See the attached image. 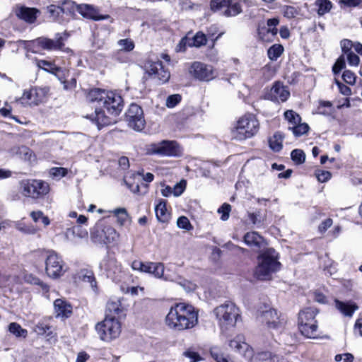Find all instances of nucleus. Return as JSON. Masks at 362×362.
<instances>
[{
	"instance_id": "nucleus-32",
	"label": "nucleus",
	"mask_w": 362,
	"mask_h": 362,
	"mask_svg": "<svg viewBox=\"0 0 362 362\" xmlns=\"http://www.w3.org/2000/svg\"><path fill=\"white\" fill-rule=\"evenodd\" d=\"M112 213L117 217V223L120 226H124L127 221H130V216L124 208H117Z\"/></svg>"
},
{
	"instance_id": "nucleus-60",
	"label": "nucleus",
	"mask_w": 362,
	"mask_h": 362,
	"mask_svg": "<svg viewBox=\"0 0 362 362\" xmlns=\"http://www.w3.org/2000/svg\"><path fill=\"white\" fill-rule=\"evenodd\" d=\"M347 60L351 66H358L360 62L359 57L354 52H349L347 54Z\"/></svg>"
},
{
	"instance_id": "nucleus-14",
	"label": "nucleus",
	"mask_w": 362,
	"mask_h": 362,
	"mask_svg": "<svg viewBox=\"0 0 362 362\" xmlns=\"http://www.w3.org/2000/svg\"><path fill=\"white\" fill-rule=\"evenodd\" d=\"M189 71L195 78L204 81H209L216 76L211 66L199 62L192 64Z\"/></svg>"
},
{
	"instance_id": "nucleus-47",
	"label": "nucleus",
	"mask_w": 362,
	"mask_h": 362,
	"mask_svg": "<svg viewBox=\"0 0 362 362\" xmlns=\"http://www.w3.org/2000/svg\"><path fill=\"white\" fill-rule=\"evenodd\" d=\"M182 96L180 94L169 95L165 101V105L168 108H173L181 102Z\"/></svg>"
},
{
	"instance_id": "nucleus-27",
	"label": "nucleus",
	"mask_w": 362,
	"mask_h": 362,
	"mask_svg": "<svg viewBox=\"0 0 362 362\" xmlns=\"http://www.w3.org/2000/svg\"><path fill=\"white\" fill-rule=\"evenodd\" d=\"M122 312L121 302L119 298H113L106 305L105 316H115Z\"/></svg>"
},
{
	"instance_id": "nucleus-48",
	"label": "nucleus",
	"mask_w": 362,
	"mask_h": 362,
	"mask_svg": "<svg viewBox=\"0 0 362 362\" xmlns=\"http://www.w3.org/2000/svg\"><path fill=\"white\" fill-rule=\"evenodd\" d=\"M177 226L178 228L189 230L192 228V226L186 216H180L177 221Z\"/></svg>"
},
{
	"instance_id": "nucleus-36",
	"label": "nucleus",
	"mask_w": 362,
	"mask_h": 362,
	"mask_svg": "<svg viewBox=\"0 0 362 362\" xmlns=\"http://www.w3.org/2000/svg\"><path fill=\"white\" fill-rule=\"evenodd\" d=\"M8 330L16 337L25 338L28 334V331L22 328L21 326L16 322H11L8 325Z\"/></svg>"
},
{
	"instance_id": "nucleus-15",
	"label": "nucleus",
	"mask_w": 362,
	"mask_h": 362,
	"mask_svg": "<svg viewBox=\"0 0 362 362\" xmlns=\"http://www.w3.org/2000/svg\"><path fill=\"white\" fill-rule=\"evenodd\" d=\"M45 97V94L42 89L34 88L24 91L23 95L16 100V103L23 106L38 105L43 102Z\"/></svg>"
},
{
	"instance_id": "nucleus-1",
	"label": "nucleus",
	"mask_w": 362,
	"mask_h": 362,
	"mask_svg": "<svg viewBox=\"0 0 362 362\" xmlns=\"http://www.w3.org/2000/svg\"><path fill=\"white\" fill-rule=\"evenodd\" d=\"M88 105L83 117L95 123L100 129L114 123V120L105 113L103 107L109 114L117 116L122 110L124 103L122 96L117 92L95 88L87 95Z\"/></svg>"
},
{
	"instance_id": "nucleus-45",
	"label": "nucleus",
	"mask_w": 362,
	"mask_h": 362,
	"mask_svg": "<svg viewBox=\"0 0 362 362\" xmlns=\"http://www.w3.org/2000/svg\"><path fill=\"white\" fill-rule=\"evenodd\" d=\"M275 356L274 355H272V354L271 352H269V351H261V352H258L257 353L255 356L252 354V358H254L255 360H257V361H267V360H270L273 362L275 361Z\"/></svg>"
},
{
	"instance_id": "nucleus-25",
	"label": "nucleus",
	"mask_w": 362,
	"mask_h": 362,
	"mask_svg": "<svg viewBox=\"0 0 362 362\" xmlns=\"http://www.w3.org/2000/svg\"><path fill=\"white\" fill-rule=\"evenodd\" d=\"M75 281H83L90 284L92 288L95 287L96 282L95 281L93 273L91 270L83 269L77 272L74 274Z\"/></svg>"
},
{
	"instance_id": "nucleus-23",
	"label": "nucleus",
	"mask_w": 362,
	"mask_h": 362,
	"mask_svg": "<svg viewBox=\"0 0 362 362\" xmlns=\"http://www.w3.org/2000/svg\"><path fill=\"white\" fill-rule=\"evenodd\" d=\"M148 72L150 75H154L161 83L168 81L170 77V72L163 68L160 62L151 64Z\"/></svg>"
},
{
	"instance_id": "nucleus-31",
	"label": "nucleus",
	"mask_w": 362,
	"mask_h": 362,
	"mask_svg": "<svg viewBox=\"0 0 362 362\" xmlns=\"http://www.w3.org/2000/svg\"><path fill=\"white\" fill-rule=\"evenodd\" d=\"M242 13V6L240 4L235 0H230V5L227 6L223 11V16L226 17L235 16Z\"/></svg>"
},
{
	"instance_id": "nucleus-42",
	"label": "nucleus",
	"mask_w": 362,
	"mask_h": 362,
	"mask_svg": "<svg viewBox=\"0 0 362 362\" xmlns=\"http://www.w3.org/2000/svg\"><path fill=\"white\" fill-rule=\"evenodd\" d=\"M119 49L124 52H130L134 48V42L132 40L126 38L119 40L117 42Z\"/></svg>"
},
{
	"instance_id": "nucleus-33",
	"label": "nucleus",
	"mask_w": 362,
	"mask_h": 362,
	"mask_svg": "<svg viewBox=\"0 0 362 362\" xmlns=\"http://www.w3.org/2000/svg\"><path fill=\"white\" fill-rule=\"evenodd\" d=\"M207 38L202 32H197L191 40H189L188 45L190 47H200L205 45Z\"/></svg>"
},
{
	"instance_id": "nucleus-58",
	"label": "nucleus",
	"mask_w": 362,
	"mask_h": 362,
	"mask_svg": "<svg viewBox=\"0 0 362 362\" xmlns=\"http://www.w3.org/2000/svg\"><path fill=\"white\" fill-rule=\"evenodd\" d=\"M337 362L344 361V362H353L354 357L353 354L350 353H345L343 354H337L334 358Z\"/></svg>"
},
{
	"instance_id": "nucleus-16",
	"label": "nucleus",
	"mask_w": 362,
	"mask_h": 362,
	"mask_svg": "<svg viewBox=\"0 0 362 362\" xmlns=\"http://www.w3.org/2000/svg\"><path fill=\"white\" fill-rule=\"evenodd\" d=\"M64 39L62 36L57 35V39L41 37L32 41L33 48H42L48 51L62 49L64 46Z\"/></svg>"
},
{
	"instance_id": "nucleus-11",
	"label": "nucleus",
	"mask_w": 362,
	"mask_h": 362,
	"mask_svg": "<svg viewBox=\"0 0 362 362\" xmlns=\"http://www.w3.org/2000/svg\"><path fill=\"white\" fill-rule=\"evenodd\" d=\"M45 264L46 274L52 279H58L63 276L66 272L64 261L54 252L47 255Z\"/></svg>"
},
{
	"instance_id": "nucleus-52",
	"label": "nucleus",
	"mask_w": 362,
	"mask_h": 362,
	"mask_svg": "<svg viewBox=\"0 0 362 362\" xmlns=\"http://www.w3.org/2000/svg\"><path fill=\"white\" fill-rule=\"evenodd\" d=\"M343 80L348 84L353 85L356 82V76L350 70H345L342 74Z\"/></svg>"
},
{
	"instance_id": "nucleus-49",
	"label": "nucleus",
	"mask_w": 362,
	"mask_h": 362,
	"mask_svg": "<svg viewBox=\"0 0 362 362\" xmlns=\"http://www.w3.org/2000/svg\"><path fill=\"white\" fill-rule=\"evenodd\" d=\"M231 206L228 204H223L218 209V213L221 214V220L226 221L229 218Z\"/></svg>"
},
{
	"instance_id": "nucleus-19",
	"label": "nucleus",
	"mask_w": 362,
	"mask_h": 362,
	"mask_svg": "<svg viewBox=\"0 0 362 362\" xmlns=\"http://www.w3.org/2000/svg\"><path fill=\"white\" fill-rule=\"evenodd\" d=\"M77 11L84 18L93 21H102L110 18L109 15H101L98 9L90 4H81L77 6Z\"/></svg>"
},
{
	"instance_id": "nucleus-20",
	"label": "nucleus",
	"mask_w": 362,
	"mask_h": 362,
	"mask_svg": "<svg viewBox=\"0 0 362 362\" xmlns=\"http://www.w3.org/2000/svg\"><path fill=\"white\" fill-rule=\"evenodd\" d=\"M106 270L107 276L116 282L121 281L125 275L122 264L115 259L108 261Z\"/></svg>"
},
{
	"instance_id": "nucleus-57",
	"label": "nucleus",
	"mask_w": 362,
	"mask_h": 362,
	"mask_svg": "<svg viewBox=\"0 0 362 362\" xmlns=\"http://www.w3.org/2000/svg\"><path fill=\"white\" fill-rule=\"evenodd\" d=\"M16 228L18 230L28 234H35L37 231V230L33 226H23V224L19 222L16 223Z\"/></svg>"
},
{
	"instance_id": "nucleus-3",
	"label": "nucleus",
	"mask_w": 362,
	"mask_h": 362,
	"mask_svg": "<svg viewBox=\"0 0 362 362\" xmlns=\"http://www.w3.org/2000/svg\"><path fill=\"white\" fill-rule=\"evenodd\" d=\"M277 254L274 249L266 250L258 257V265L255 269L256 276L261 280L268 279L271 274L279 269Z\"/></svg>"
},
{
	"instance_id": "nucleus-22",
	"label": "nucleus",
	"mask_w": 362,
	"mask_h": 362,
	"mask_svg": "<svg viewBox=\"0 0 362 362\" xmlns=\"http://www.w3.org/2000/svg\"><path fill=\"white\" fill-rule=\"evenodd\" d=\"M38 14H40V11L35 8L22 6L16 9V15L18 18L28 23H33Z\"/></svg>"
},
{
	"instance_id": "nucleus-61",
	"label": "nucleus",
	"mask_w": 362,
	"mask_h": 362,
	"mask_svg": "<svg viewBox=\"0 0 362 362\" xmlns=\"http://www.w3.org/2000/svg\"><path fill=\"white\" fill-rule=\"evenodd\" d=\"M211 355L216 362H233L228 360L222 354L218 353L217 350H211Z\"/></svg>"
},
{
	"instance_id": "nucleus-55",
	"label": "nucleus",
	"mask_w": 362,
	"mask_h": 362,
	"mask_svg": "<svg viewBox=\"0 0 362 362\" xmlns=\"http://www.w3.org/2000/svg\"><path fill=\"white\" fill-rule=\"evenodd\" d=\"M186 187V182L185 180H181L180 182L177 183L174 187L173 188V192L174 196L179 197L181 195Z\"/></svg>"
},
{
	"instance_id": "nucleus-35",
	"label": "nucleus",
	"mask_w": 362,
	"mask_h": 362,
	"mask_svg": "<svg viewBox=\"0 0 362 362\" xmlns=\"http://www.w3.org/2000/svg\"><path fill=\"white\" fill-rule=\"evenodd\" d=\"M104 244L114 242L118 238L116 230L110 226H105Z\"/></svg>"
},
{
	"instance_id": "nucleus-62",
	"label": "nucleus",
	"mask_w": 362,
	"mask_h": 362,
	"mask_svg": "<svg viewBox=\"0 0 362 362\" xmlns=\"http://www.w3.org/2000/svg\"><path fill=\"white\" fill-rule=\"evenodd\" d=\"M341 48L343 52L348 54L351 52V49L353 46L352 42L347 39H344L340 42Z\"/></svg>"
},
{
	"instance_id": "nucleus-9",
	"label": "nucleus",
	"mask_w": 362,
	"mask_h": 362,
	"mask_svg": "<svg viewBox=\"0 0 362 362\" xmlns=\"http://www.w3.org/2000/svg\"><path fill=\"white\" fill-rule=\"evenodd\" d=\"M22 194L26 197L38 199L47 194L50 190L49 185L41 180H23L21 183Z\"/></svg>"
},
{
	"instance_id": "nucleus-5",
	"label": "nucleus",
	"mask_w": 362,
	"mask_h": 362,
	"mask_svg": "<svg viewBox=\"0 0 362 362\" xmlns=\"http://www.w3.org/2000/svg\"><path fill=\"white\" fill-rule=\"evenodd\" d=\"M317 310L306 308L298 314V329L300 333L308 338H317L318 336V325L315 317Z\"/></svg>"
},
{
	"instance_id": "nucleus-40",
	"label": "nucleus",
	"mask_w": 362,
	"mask_h": 362,
	"mask_svg": "<svg viewBox=\"0 0 362 362\" xmlns=\"http://www.w3.org/2000/svg\"><path fill=\"white\" fill-rule=\"evenodd\" d=\"M50 74L54 75L62 83H66V79L69 76V71L67 69H62L57 66L56 68L50 69Z\"/></svg>"
},
{
	"instance_id": "nucleus-18",
	"label": "nucleus",
	"mask_w": 362,
	"mask_h": 362,
	"mask_svg": "<svg viewBox=\"0 0 362 362\" xmlns=\"http://www.w3.org/2000/svg\"><path fill=\"white\" fill-rule=\"evenodd\" d=\"M229 346L235 351L242 354L244 357L250 359L252 358V349L245 341V337L243 335H238L233 339L230 340Z\"/></svg>"
},
{
	"instance_id": "nucleus-38",
	"label": "nucleus",
	"mask_w": 362,
	"mask_h": 362,
	"mask_svg": "<svg viewBox=\"0 0 362 362\" xmlns=\"http://www.w3.org/2000/svg\"><path fill=\"white\" fill-rule=\"evenodd\" d=\"M230 0H211L210 7L214 11H222L226 9L227 6L230 5Z\"/></svg>"
},
{
	"instance_id": "nucleus-26",
	"label": "nucleus",
	"mask_w": 362,
	"mask_h": 362,
	"mask_svg": "<svg viewBox=\"0 0 362 362\" xmlns=\"http://www.w3.org/2000/svg\"><path fill=\"white\" fill-rule=\"evenodd\" d=\"M335 306L344 315L351 317L354 313L358 310V306L355 303H349L335 300Z\"/></svg>"
},
{
	"instance_id": "nucleus-29",
	"label": "nucleus",
	"mask_w": 362,
	"mask_h": 362,
	"mask_svg": "<svg viewBox=\"0 0 362 362\" xmlns=\"http://www.w3.org/2000/svg\"><path fill=\"white\" fill-rule=\"evenodd\" d=\"M155 212L157 219L160 222H167L170 218V214L166 209V202L160 201L155 207Z\"/></svg>"
},
{
	"instance_id": "nucleus-10",
	"label": "nucleus",
	"mask_w": 362,
	"mask_h": 362,
	"mask_svg": "<svg viewBox=\"0 0 362 362\" xmlns=\"http://www.w3.org/2000/svg\"><path fill=\"white\" fill-rule=\"evenodd\" d=\"M132 268L133 270L153 275L157 279H162L164 281H170V278L164 275L165 266L161 262L134 260L132 263Z\"/></svg>"
},
{
	"instance_id": "nucleus-30",
	"label": "nucleus",
	"mask_w": 362,
	"mask_h": 362,
	"mask_svg": "<svg viewBox=\"0 0 362 362\" xmlns=\"http://www.w3.org/2000/svg\"><path fill=\"white\" fill-rule=\"evenodd\" d=\"M284 135L279 132L274 133V134L269 138V144L270 148L276 152H279L282 149V142L284 140Z\"/></svg>"
},
{
	"instance_id": "nucleus-28",
	"label": "nucleus",
	"mask_w": 362,
	"mask_h": 362,
	"mask_svg": "<svg viewBox=\"0 0 362 362\" xmlns=\"http://www.w3.org/2000/svg\"><path fill=\"white\" fill-rule=\"evenodd\" d=\"M105 225L98 223L92 228L90 231L91 240L97 243H104Z\"/></svg>"
},
{
	"instance_id": "nucleus-59",
	"label": "nucleus",
	"mask_w": 362,
	"mask_h": 362,
	"mask_svg": "<svg viewBox=\"0 0 362 362\" xmlns=\"http://www.w3.org/2000/svg\"><path fill=\"white\" fill-rule=\"evenodd\" d=\"M27 281L30 284L40 286L43 290L48 291V286L46 284L43 283L40 279L29 276L27 277Z\"/></svg>"
},
{
	"instance_id": "nucleus-13",
	"label": "nucleus",
	"mask_w": 362,
	"mask_h": 362,
	"mask_svg": "<svg viewBox=\"0 0 362 362\" xmlns=\"http://www.w3.org/2000/svg\"><path fill=\"white\" fill-rule=\"evenodd\" d=\"M149 150L153 154L166 156H176L180 153V148L175 141L163 140L161 142L153 144Z\"/></svg>"
},
{
	"instance_id": "nucleus-12",
	"label": "nucleus",
	"mask_w": 362,
	"mask_h": 362,
	"mask_svg": "<svg viewBox=\"0 0 362 362\" xmlns=\"http://www.w3.org/2000/svg\"><path fill=\"white\" fill-rule=\"evenodd\" d=\"M126 119L129 127L135 131L140 132L145 127L143 110L136 104L130 105L126 113Z\"/></svg>"
},
{
	"instance_id": "nucleus-51",
	"label": "nucleus",
	"mask_w": 362,
	"mask_h": 362,
	"mask_svg": "<svg viewBox=\"0 0 362 362\" xmlns=\"http://www.w3.org/2000/svg\"><path fill=\"white\" fill-rule=\"evenodd\" d=\"M345 67V59L343 55L340 56L334 63L332 71L334 74H339Z\"/></svg>"
},
{
	"instance_id": "nucleus-64",
	"label": "nucleus",
	"mask_w": 362,
	"mask_h": 362,
	"mask_svg": "<svg viewBox=\"0 0 362 362\" xmlns=\"http://www.w3.org/2000/svg\"><path fill=\"white\" fill-rule=\"evenodd\" d=\"M185 355L190 359V362H197L201 359L199 355L194 351H186Z\"/></svg>"
},
{
	"instance_id": "nucleus-37",
	"label": "nucleus",
	"mask_w": 362,
	"mask_h": 362,
	"mask_svg": "<svg viewBox=\"0 0 362 362\" xmlns=\"http://www.w3.org/2000/svg\"><path fill=\"white\" fill-rule=\"evenodd\" d=\"M284 118L290 126H295L301 122L300 115L292 110H286L284 112Z\"/></svg>"
},
{
	"instance_id": "nucleus-8",
	"label": "nucleus",
	"mask_w": 362,
	"mask_h": 362,
	"mask_svg": "<svg viewBox=\"0 0 362 362\" xmlns=\"http://www.w3.org/2000/svg\"><path fill=\"white\" fill-rule=\"evenodd\" d=\"M214 313L221 325L226 326L234 327L240 317L239 308L232 302L216 307Z\"/></svg>"
},
{
	"instance_id": "nucleus-17",
	"label": "nucleus",
	"mask_w": 362,
	"mask_h": 362,
	"mask_svg": "<svg viewBox=\"0 0 362 362\" xmlns=\"http://www.w3.org/2000/svg\"><path fill=\"white\" fill-rule=\"evenodd\" d=\"M290 96V92L281 82H275L267 94V99L274 102H285Z\"/></svg>"
},
{
	"instance_id": "nucleus-53",
	"label": "nucleus",
	"mask_w": 362,
	"mask_h": 362,
	"mask_svg": "<svg viewBox=\"0 0 362 362\" xmlns=\"http://www.w3.org/2000/svg\"><path fill=\"white\" fill-rule=\"evenodd\" d=\"M37 66L43 69L44 71L50 73V69L56 68L57 66L51 62H48L46 60H37Z\"/></svg>"
},
{
	"instance_id": "nucleus-2",
	"label": "nucleus",
	"mask_w": 362,
	"mask_h": 362,
	"mask_svg": "<svg viewBox=\"0 0 362 362\" xmlns=\"http://www.w3.org/2000/svg\"><path fill=\"white\" fill-rule=\"evenodd\" d=\"M165 322L173 331L190 329L198 323V313L191 305L185 303H176L170 308Z\"/></svg>"
},
{
	"instance_id": "nucleus-34",
	"label": "nucleus",
	"mask_w": 362,
	"mask_h": 362,
	"mask_svg": "<svg viewBox=\"0 0 362 362\" xmlns=\"http://www.w3.org/2000/svg\"><path fill=\"white\" fill-rule=\"evenodd\" d=\"M315 5L318 8L317 14L320 16H322L329 12L332 8V4L329 0H317Z\"/></svg>"
},
{
	"instance_id": "nucleus-63",
	"label": "nucleus",
	"mask_w": 362,
	"mask_h": 362,
	"mask_svg": "<svg viewBox=\"0 0 362 362\" xmlns=\"http://www.w3.org/2000/svg\"><path fill=\"white\" fill-rule=\"evenodd\" d=\"M332 219L329 218L323 221L318 227L320 233H324L329 228L332 226Z\"/></svg>"
},
{
	"instance_id": "nucleus-41",
	"label": "nucleus",
	"mask_w": 362,
	"mask_h": 362,
	"mask_svg": "<svg viewBox=\"0 0 362 362\" xmlns=\"http://www.w3.org/2000/svg\"><path fill=\"white\" fill-rule=\"evenodd\" d=\"M288 129L291 130L296 136H300L308 132L309 126L300 122L295 126H289Z\"/></svg>"
},
{
	"instance_id": "nucleus-6",
	"label": "nucleus",
	"mask_w": 362,
	"mask_h": 362,
	"mask_svg": "<svg viewBox=\"0 0 362 362\" xmlns=\"http://www.w3.org/2000/svg\"><path fill=\"white\" fill-rule=\"evenodd\" d=\"M95 329L101 340L110 341L121 333V324L115 316L106 315L104 320L95 325Z\"/></svg>"
},
{
	"instance_id": "nucleus-54",
	"label": "nucleus",
	"mask_w": 362,
	"mask_h": 362,
	"mask_svg": "<svg viewBox=\"0 0 362 362\" xmlns=\"http://www.w3.org/2000/svg\"><path fill=\"white\" fill-rule=\"evenodd\" d=\"M315 176L317 180L320 182H325L331 178V173L326 170H317L315 172Z\"/></svg>"
},
{
	"instance_id": "nucleus-43",
	"label": "nucleus",
	"mask_w": 362,
	"mask_h": 362,
	"mask_svg": "<svg viewBox=\"0 0 362 362\" xmlns=\"http://www.w3.org/2000/svg\"><path fill=\"white\" fill-rule=\"evenodd\" d=\"M49 175L53 178L60 179L67 174V169L62 167H54L49 171Z\"/></svg>"
},
{
	"instance_id": "nucleus-24",
	"label": "nucleus",
	"mask_w": 362,
	"mask_h": 362,
	"mask_svg": "<svg viewBox=\"0 0 362 362\" xmlns=\"http://www.w3.org/2000/svg\"><path fill=\"white\" fill-rule=\"evenodd\" d=\"M57 317H68L72 313V306L64 299H57L54 302Z\"/></svg>"
},
{
	"instance_id": "nucleus-4",
	"label": "nucleus",
	"mask_w": 362,
	"mask_h": 362,
	"mask_svg": "<svg viewBox=\"0 0 362 362\" xmlns=\"http://www.w3.org/2000/svg\"><path fill=\"white\" fill-rule=\"evenodd\" d=\"M259 129V123L257 118L251 114L245 115L237 122L232 132L233 138L236 140H244L255 135Z\"/></svg>"
},
{
	"instance_id": "nucleus-56",
	"label": "nucleus",
	"mask_w": 362,
	"mask_h": 362,
	"mask_svg": "<svg viewBox=\"0 0 362 362\" xmlns=\"http://www.w3.org/2000/svg\"><path fill=\"white\" fill-rule=\"evenodd\" d=\"M279 23L278 18H270L267 21L268 31L272 33V35H275L277 33V29L276 26Z\"/></svg>"
},
{
	"instance_id": "nucleus-7",
	"label": "nucleus",
	"mask_w": 362,
	"mask_h": 362,
	"mask_svg": "<svg viewBox=\"0 0 362 362\" xmlns=\"http://www.w3.org/2000/svg\"><path fill=\"white\" fill-rule=\"evenodd\" d=\"M257 320L267 325L269 329L281 330L286 324V320L277 310L269 305H264L257 310Z\"/></svg>"
},
{
	"instance_id": "nucleus-46",
	"label": "nucleus",
	"mask_w": 362,
	"mask_h": 362,
	"mask_svg": "<svg viewBox=\"0 0 362 362\" xmlns=\"http://www.w3.org/2000/svg\"><path fill=\"white\" fill-rule=\"evenodd\" d=\"M47 10L50 15L54 18L57 19L59 17L62 13H66V8L62 6H56V5H50L47 7Z\"/></svg>"
},
{
	"instance_id": "nucleus-39",
	"label": "nucleus",
	"mask_w": 362,
	"mask_h": 362,
	"mask_svg": "<svg viewBox=\"0 0 362 362\" xmlns=\"http://www.w3.org/2000/svg\"><path fill=\"white\" fill-rule=\"evenodd\" d=\"M283 52V46L279 44H275L268 49L267 54L271 60L275 61L281 55Z\"/></svg>"
},
{
	"instance_id": "nucleus-21",
	"label": "nucleus",
	"mask_w": 362,
	"mask_h": 362,
	"mask_svg": "<svg viewBox=\"0 0 362 362\" xmlns=\"http://www.w3.org/2000/svg\"><path fill=\"white\" fill-rule=\"evenodd\" d=\"M245 243L259 252L266 245L264 239L257 232H248L244 235Z\"/></svg>"
},
{
	"instance_id": "nucleus-50",
	"label": "nucleus",
	"mask_w": 362,
	"mask_h": 362,
	"mask_svg": "<svg viewBox=\"0 0 362 362\" xmlns=\"http://www.w3.org/2000/svg\"><path fill=\"white\" fill-rule=\"evenodd\" d=\"M318 110L321 114L327 115L331 112L332 104L329 101L320 100Z\"/></svg>"
},
{
	"instance_id": "nucleus-44",
	"label": "nucleus",
	"mask_w": 362,
	"mask_h": 362,
	"mask_svg": "<svg viewBox=\"0 0 362 362\" xmlns=\"http://www.w3.org/2000/svg\"><path fill=\"white\" fill-rule=\"evenodd\" d=\"M291 156L292 160L296 164H302L305 162V154L303 151L300 149H295L292 151Z\"/></svg>"
}]
</instances>
